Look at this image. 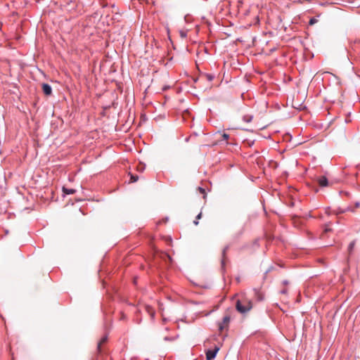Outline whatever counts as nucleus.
Listing matches in <instances>:
<instances>
[{"mask_svg":"<svg viewBox=\"0 0 360 360\" xmlns=\"http://www.w3.org/2000/svg\"><path fill=\"white\" fill-rule=\"evenodd\" d=\"M146 311H147V313L150 316L151 319H154L155 318V310L153 309V307H151L149 305H146Z\"/></svg>","mask_w":360,"mask_h":360,"instance_id":"39448f33","label":"nucleus"},{"mask_svg":"<svg viewBox=\"0 0 360 360\" xmlns=\"http://www.w3.org/2000/svg\"><path fill=\"white\" fill-rule=\"evenodd\" d=\"M107 340H108V336H107V335L103 336V337L101 339V340L98 342V345H97V347H98V351H101V345H102L103 344H104V343L107 341Z\"/></svg>","mask_w":360,"mask_h":360,"instance_id":"423d86ee","label":"nucleus"},{"mask_svg":"<svg viewBox=\"0 0 360 360\" xmlns=\"http://www.w3.org/2000/svg\"><path fill=\"white\" fill-rule=\"evenodd\" d=\"M354 245H355L354 241H352L349 243V245H348V248H354Z\"/></svg>","mask_w":360,"mask_h":360,"instance_id":"412c9836","label":"nucleus"},{"mask_svg":"<svg viewBox=\"0 0 360 360\" xmlns=\"http://www.w3.org/2000/svg\"><path fill=\"white\" fill-rule=\"evenodd\" d=\"M198 190L199 191L204 195V196L205 195V191L203 188L202 187H198Z\"/></svg>","mask_w":360,"mask_h":360,"instance_id":"a211bd4d","label":"nucleus"},{"mask_svg":"<svg viewBox=\"0 0 360 360\" xmlns=\"http://www.w3.org/2000/svg\"><path fill=\"white\" fill-rule=\"evenodd\" d=\"M202 217V213H199L197 216H196V218H195V220L193 221V224L195 225H198V219H200V218Z\"/></svg>","mask_w":360,"mask_h":360,"instance_id":"ddd939ff","label":"nucleus"},{"mask_svg":"<svg viewBox=\"0 0 360 360\" xmlns=\"http://www.w3.org/2000/svg\"><path fill=\"white\" fill-rule=\"evenodd\" d=\"M283 283H284L285 285H286V284H288V282L287 281H283Z\"/></svg>","mask_w":360,"mask_h":360,"instance_id":"a878e982","label":"nucleus"},{"mask_svg":"<svg viewBox=\"0 0 360 360\" xmlns=\"http://www.w3.org/2000/svg\"><path fill=\"white\" fill-rule=\"evenodd\" d=\"M230 321V317L229 316H225L223 318L222 323H224L226 326H228L229 323Z\"/></svg>","mask_w":360,"mask_h":360,"instance_id":"9b49d317","label":"nucleus"},{"mask_svg":"<svg viewBox=\"0 0 360 360\" xmlns=\"http://www.w3.org/2000/svg\"><path fill=\"white\" fill-rule=\"evenodd\" d=\"M167 220H168V218H167V217H166V218L164 219V221H165V222H166V221H167Z\"/></svg>","mask_w":360,"mask_h":360,"instance_id":"bb28decb","label":"nucleus"},{"mask_svg":"<svg viewBox=\"0 0 360 360\" xmlns=\"http://www.w3.org/2000/svg\"><path fill=\"white\" fill-rule=\"evenodd\" d=\"M174 339H175L174 338H169V337H165L164 338V340L166 341H172V340H174Z\"/></svg>","mask_w":360,"mask_h":360,"instance_id":"aec40b11","label":"nucleus"},{"mask_svg":"<svg viewBox=\"0 0 360 360\" xmlns=\"http://www.w3.org/2000/svg\"><path fill=\"white\" fill-rule=\"evenodd\" d=\"M253 116L250 115H245L243 117V120L247 123L252 122Z\"/></svg>","mask_w":360,"mask_h":360,"instance_id":"6e6552de","label":"nucleus"},{"mask_svg":"<svg viewBox=\"0 0 360 360\" xmlns=\"http://www.w3.org/2000/svg\"><path fill=\"white\" fill-rule=\"evenodd\" d=\"M359 205H360V203H359V202H356V203L355 204L356 207H359Z\"/></svg>","mask_w":360,"mask_h":360,"instance_id":"393cba45","label":"nucleus"},{"mask_svg":"<svg viewBox=\"0 0 360 360\" xmlns=\"http://www.w3.org/2000/svg\"><path fill=\"white\" fill-rule=\"evenodd\" d=\"M317 182L321 187H326L328 185V180L325 176L317 177Z\"/></svg>","mask_w":360,"mask_h":360,"instance_id":"7ed1b4c3","label":"nucleus"},{"mask_svg":"<svg viewBox=\"0 0 360 360\" xmlns=\"http://www.w3.org/2000/svg\"><path fill=\"white\" fill-rule=\"evenodd\" d=\"M180 34H181V36L183 37H185L186 36V34L184 32H181Z\"/></svg>","mask_w":360,"mask_h":360,"instance_id":"4be33fe9","label":"nucleus"},{"mask_svg":"<svg viewBox=\"0 0 360 360\" xmlns=\"http://www.w3.org/2000/svg\"><path fill=\"white\" fill-rule=\"evenodd\" d=\"M323 248H328V245H325Z\"/></svg>","mask_w":360,"mask_h":360,"instance_id":"cd10ccee","label":"nucleus"},{"mask_svg":"<svg viewBox=\"0 0 360 360\" xmlns=\"http://www.w3.org/2000/svg\"><path fill=\"white\" fill-rule=\"evenodd\" d=\"M42 90L44 94L46 96H49L52 94V88L49 84H42Z\"/></svg>","mask_w":360,"mask_h":360,"instance_id":"20e7f679","label":"nucleus"},{"mask_svg":"<svg viewBox=\"0 0 360 360\" xmlns=\"http://www.w3.org/2000/svg\"><path fill=\"white\" fill-rule=\"evenodd\" d=\"M205 77H206V79L209 81V82H211L214 79V75H212V74H206L205 75Z\"/></svg>","mask_w":360,"mask_h":360,"instance_id":"f8f14e48","label":"nucleus"},{"mask_svg":"<svg viewBox=\"0 0 360 360\" xmlns=\"http://www.w3.org/2000/svg\"><path fill=\"white\" fill-rule=\"evenodd\" d=\"M225 253H226V251H225V249H224V250L222 252V259H221L222 269H224V266H225V260H226Z\"/></svg>","mask_w":360,"mask_h":360,"instance_id":"1a4fd4ad","label":"nucleus"},{"mask_svg":"<svg viewBox=\"0 0 360 360\" xmlns=\"http://www.w3.org/2000/svg\"><path fill=\"white\" fill-rule=\"evenodd\" d=\"M139 179V176L137 175H134V174H130V182L131 183H134L136 181H137V180Z\"/></svg>","mask_w":360,"mask_h":360,"instance_id":"9d476101","label":"nucleus"},{"mask_svg":"<svg viewBox=\"0 0 360 360\" xmlns=\"http://www.w3.org/2000/svg\"><path fill=\"white\" fill-rule=\"evenodd\" d=\"M63 191L64 194H65V195L73 194L76 192V191L73 188H67L65 187L63 188Z\"/></svg>","mask_w":360,"mask_h":360,"instance_id":"0eeeda50","label":"nucleus"},{"mask_svg":"<svg viewBox=\"0 0 360 360\" xmlns=\"http://www.w3.org/2000/svg\"><path fill=\"white\" fill-rule=\"evenodd\" d=\"M219 350V347H215L214 349H208L205 353L207 360L214 359Z\"/></svg>","mask_w":360,"mask_h":360,"instance_id":"f03ea898","label":"nucleus"},{"mask_svg":"<svg viewBox=\"0 0 360 360\" xmlns=\"http://www.w3.org/2000/svg\"><path fill=\"white\" fill-rule=\"evenodd\" d=\"M317 21H318V20H317L315 18H311L309 20V25H314V24L316 23V22H317Z\"/></svg>","mask_w":360,"mask_h":360,"instance_id":"f3484780","label":"nucleus"},{"mask_svg":"<svg viewBox=\"0 0 360 360\" xmlns=\"http://www.w3.org/2000/svg\"><path fill=\"white\" fill-rule=\"evenodd\" d=\"M222 136H223L224 140H228L229 138V135L226 133H224Z\"/></svg>","mask_w":360,"mask_h":360,"instance_id":"6ab92c4d","label":"nucleus"},{"mask_svg":"<svg viewBox=\"0 0 360 360\" xmlns=\"http://www.w3.org/2000/svg\"><path fill=\"white\" fill-rule=\"evenodd\" d=\"M287 292V290L284 289L281 291V293L285 294Z\"/></svg>","mask_w":360,"mask_h":360,"instance_id":"5701e85b","label":"nucleus"},{"mask_svg":"<svg viewBox=\"0 0 360 360\" xmlns=\"http://www.w3.org/2000/svg\"><path fill=\"white\" fill-rule=\"evenodd\" d=\"M332 231V229L330 227V224H326L325 228H324V230H323L324 233H328L329 231Z\"/></svg>","mask_w":360,"mask_h":360,"instance_id":"2eb2a0df","label":"nucleus"},{"mask_svg":"<svg viewBox=\"0 0 360 360\" xmlns=\"http://www.w3.org/2000/svg\"><path fill=\"white\" fill-rule=\"evenodd\" d=\"M236 307L240 313L245 314L252 308V304L251 300L242 298L236 302Z\"/></svg>","mask_w":360,"mask_h":360,"instance_id":"f257e3e1","label":"nucleus"},{"mask_svg":"<svg viewBox=\"0 0 360 360\" xmlns=\"http://www.w3.org/2000/svg\"><path fill=\"white\" fill-rule=\"evenodd\" d=\"M167 245H172V238L170 236L165 238Z\"/></svg>","mask_w":360,"mask_h":360,"instance_id":"4468645a","label":"nucleus"},{"mask_svg":"<svg viewBox=\"0 0 360 360\" xmlns=\"http://www.w3.org/2000/svg\"><path fill=\"white\" fill-rule=\"evenodd\" d=\"M218 326H219V330L220 331H222L224 330V328L226 326L224 323H223L222 322L219 323L218 324Z\"/></svg>","mask_w":360,"mask_h":360,"instance_id":"dca6fc26","label":"nucleus"},{"mask_svg":"<svg viewBox=\"0 0 360 360\" xmlns=\"http://www.w3.org/2000/svg\"><path fill=\"white\" fill-rule=\"evenodd\" d=\"M125 319V315L124 314H122V317H121V319Z\"/></svg>","mask_w":360,"mask_h":360,"instance_id":"b1692460","label":"nucleus"}]
</instances>
